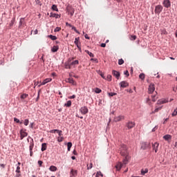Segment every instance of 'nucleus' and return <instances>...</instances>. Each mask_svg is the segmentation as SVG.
Listing matches in <instances>:
<instances>
[{"mask_svg": "<svg viewBox=\"0 0 177 177\" xmlns=\"http://www.w3.org/2000/svg\"><path fill=\"white\" fill-rule=\"evenodd\" d=\"M124 63V59H120L119 60H118V64H119V66H122V64Z\"/></svg>", "mask_w": 177, "mask_h": 177, "instance_id": "obj_45", "label": "nucleus"}, {"mask_svg": "<svg viewBox=\"0 0 177 177\" xmlns=\"http://www.w3.org/2000/svg\"><path fill=\"white\" fill-rule=\"evenodd\" d=\"M124 75H127V77H129V72L128 71H126L124 72Z\"/></svg>", "mask_w": 177, "mask_h": 177, "instance_id": "obj_54", "label": "nucleus"}, {"mask_svg": "<svg viewBox=\"0 0 177 177\" xmlns=\"http://www.w3.org/2000/svg\"><path fill=\"white\" fill-rule=\"evenodd\" d=\"M162 5L165 8H167L168 9L169 8H171V1L163 0Z\"/></svg>", "mask_w": 177, "mask_h": 177, "instance_id": "obj_5", "label": "nucleus"}, {"mask_svg": "<svg viewBox=\"0 0 177 177\" xmlns=\"http://www.w3.org/2000/svg\"><path fill=\"white\" fill-rule=\"evenodd\" d=\"M66 26H68V27H73V26L70 24H68V22L66 23Z\"/></svg>", "mask_w": 177, "mask_h": 177, "instance_id": "obj_63", "label": "nucleus"}, {"mask_svg": "<svg viewBox=\"0 0 177 177\" xmlns=\"http://www.w3.org/2000/svg\"><path fill=\"white\" fill-rule=\"evenodd\" d=\"M48 37L52 39V41H56V39H57L56 36L52 35H48Z\"/></svg>", "mask_w": 177, "mask_h": 177, "instance_id": "obj_28", "label": "nucleus"}, {"mask_svg": "<svg viewBox=\"0 0 177 177\" xmlns=\"http://www.w3.org/2000/svg\"><path fill=\"white\" fill-rule=\"evenodd\" d=\"M100 75H101L102 78H103L104 80H106V77H104V74L103 73H101Z\"/></svg>", "mask_w": 177, "mask_h": 177, "instance_id": "obj_59", "label": "nucleus"}, {"mask_svg": "<svg viewBox=\"0 0 177 177\" xmlns=\"http://www.w3.org/2000/svg\"><path fill=\"white\" fill-rule=\"evenodd\" d=\"M71 67H75V66L80 64V62L78 60L70 61Z\"/></svg>", "mask_w": 177, "mask_h": 177, "instance_id": "obj_12", "label": "nucleus"}, {"mask_svg": "<svg viewBox=\"0 0 177 177\" xmlns=\"http://www.w3.org/2000/svg\"><path fill=\"white\" fill-rule=\"evenodd\" d=\"M152 102H156L157 100V97L155 95H151Z\"/></svg>", "mask_w": 177, "mask_h": 177, "instance_id": "obj_47", "label": "nucleus"}, {"mask_svg": "<svg viewBox=\"0 0 177 177\" xmlns=\"http://www.w3.org/2000/svg\"><path fill=\"white\" fill-rule=\"evenodd\" d=\"M13 24H15V19H12L11 21V23L10 24V26H13Z\"/></svg>", "mask_w": 177, "mask_h": 177, "instance_id": "obj_60", "label": "nucleus"}, {"mask_svg": "<svg viewBox=\"0 0 177 177\" xmlns=\"http://www.w3.org/2000/svg\"><path fill=\"white\" fill-rule=\"evenodd\" d=\"M101 47L102 48H106V44L105 43L101 44Z\"/></svg>", "mask_w": 177, "mask_h": 177, "instance_id": "obj_61", "label": "nucleus"}, {"mask_svg": "<svg viewBox=\"0 0 177 177\" xmlns=\"http://www.w3.org/2000/svg\"><path fill=\"white\" fill-rule=\"evenodd\" d=\"M21 176V174H20V173H17L15 177H20Z\"/></svg>", "mask_w": 177, "mask_h": 177, "instance_id": "obj_62", "label": "nucleus"}, {"mask_svg": "<svg viewBox=\"0 0 177 177\" xmlns=\"http://www.w3.org/2000/svg\"><path fill=\"white\" fill-rule=\"evenodd\" d=\"M95 93H102V89L99 88H96L95 90Z\"/></svg>", "mask_w": 177, "mask_h": 177, "instance_id": "obj_42", "label": "nucleus"}, {"mask_svg": "<svg viewBox=\"0 0 177 177\" xmlns=\"http://www.w3.org/2000/svg\"><path fill=\"white\" fill-rule=\"evenodd\" d=\"M75 57H71L68 59V62H66L64 64L65 68H71V64H70V62H73Z\"/></svg>", "mask_w": 177, "mask_h": 177, "instance_id": "obj_2", "label": "nucleus"}, {"mask_svg": "<svg viewBox=\"0 0 177 177\" xmlns=\"http://www.w3.org/2000/svg\"><path fill=\"white\" fill-rule=\"evenodd\" d=\"M119 151L121 156L125 157L124 159L123 160V164H128V149L127 148V145H122L120 146Z\"/></svg>", "mask_w": 177, "mask_h": 177, "instance_id": "obj_1", "label": "nucleus"}, {"mask_svg": "<svg viewBox=\"0 0 177 177\" xmlns=\"http://www.w3.org/2000/svg\"><path fill=\"white\" fill-rule=\"evenodd\" d=\"M125 119V116L124 115H119V116H116L114 118V121L115 122H119V121H122V120Z\"/></svg>", "mask_w": 177, "mask_h": 177, "instance_id": "obj_8", "label": "nucleus"}, {"mask_svg": "<svg viewBox=\"0 0 177 177\" xmlns=\"http://www.w3.org/2000/svg\"><path fill=\"white\" fill-rule=\"evenodd\" d=\"M24 24H26V22L24 21V18H21L20 21H19V27H23V26H24Z\"/></svg>", "mask_w": 177, "mask_h": 177, "instance_id": "obj_20", "label": "nucleus"}, {"mask_svg": "<svg viewBox=\"0 0 177 177\" xmlns=\"http://www.w3.org/2000/svg\"><path fill=\"white\" fill-rule=\"evenodd\" d=\"M66 82H68L69 84H71L72 85H75V82L74 81V79H73V78L67 79Z\"/></svg>", "mask_w": 177, "mask_h": 177, "instance_id": "obj_22", "label": "nucleus"}, {"mask_svg": "<svg viewBox=\"0 0 177 177\" xmlns=\"http://www.w3.org/2000/svg\"><path fill=\"white\" fill-rule=\"evenodd\" d=\"M149 172L148 169H141V175H145V174H147Z\"/></svg>", "mask_w": 177, "mask_h": 177, "instance_id": "obj_31", "label": "nucleus"}, {"mask_svg": "<svg viewBox=\"0 0 177 177\" xmlns=\"http://www.w3.org/2000/svg\"><path fill=\"white\" fill-rule=\"evenodd\" d=\"M163 139H165V140H169V139H171V136L166 135V136H163Z\"/></svg>", "mask_w": 177, "mask_h": 177, "instance_id": "obj_35", "label": "nucleus"}, {"mask_svg": "<svg viewBox=\"0 0 177 177\" xmlns=\"http://www.w3.org/2000/svg\"><path fill=\"white\" fill-rule=\"evenodd\" d=\"M62 131L61 130H58V131H57V133H58V135H59V137L62 136V135H63V134H62Z\"/></svg>", "mask_w": 177, "mask_h": 177, "instance_id": "obj_55", "label": "nucleus"}, {"mask_svg": "<svg viewBox=\"0 0 177 177\" xmlns=\"http://www.w3.org/2000/svg\"><path fill=\"white\" fill-rule=\"evenodd\" d=\"M64 138L60 136L57 138V142H63Z\"/></svg>", "mask_w": 177, "mask_h": 177, "instance_id": "obj_48", "label": "nucleus"}, {"mask_svg": "<svg viewBox=\"0 0 177 177\" xmlns=\"http://www.w3.org/2000/svg\"><path fill=\"white\" fill-rule=\"evenodd\" d=\"M52 9H53V10H55V12H59V9L57 8V6H56V5H55V4H53V5L52 6Z\"/></svg>", "mask_w": 177, "mask_h": 177, "instance_id": "obj_33", "label": "nucleus"}, {"mask_svg": "<svg viewBox=\"0 0 177 177\" xmlns=\"http://www.w3.org/2000/svg\"><path fill=\"white\" fill-rule=\"evenodd\" d=\"M52 81V78H46L44 80L41 84L39 85V87L41 86V85H46L48 82H50Z\"/></svg>", "mask_w": 177, "mask_h": 177, "instance_id": "obj_11", "label": "nucleus"}, {"mask_svg": "<svg viewBox=\"0 0 177 177\" xmlns=\"http://www.w3.org/2000/svg\"><path fill=\"white\" fill-rule=\"evenodd\" d=\"M129 39L131 41H135L136 39V35H131Z\"/></svg>", "mask_w": 177, "mask_h": 177, "instance_id": "obj_37", "label": "nucleus"}, {"mask_svg": "<svg viewBox=\"0 0 177 177\" xmlns=\"http://www.w3.org/2000/svg\"><path fill=\"white\" fill-rule=\"evenodd\" d=\"M158 129V127L156 126L153 129H152V132H156V130Z\"/></svg>", "mask_w": 177, "mask_h": 177, "instance_id": "obj_58", "label": "nucleus"}, {"mask_svg": "<svg viewBox=\"0 0 177 177\" xmlns=\"http://www.w3.org/2000/svg\"><path fill=\"white\" fill-rule=\"evenodd\" d=\"M161 34H163L164 35H167L168 34V32H167V30L165 28H163L160 30Z\"/></svg>", "mask_w": 177, "mask_h": 177, "instance_id": "obj_34", "label": "nucleus"}, {"mask_svg": "<svg viewBox=\"0 0 177 177\" xmlns=\"http://www.w3.org/2000/svg\"><path fill=\"white\" fill-rule=\"evenodd\" d=\"M162 9H164L162 6H161V5L156 6L155 7V13L156 15H160V13H161L162 12Z\"/></svg>", "mask_w": 177, "mask_h": 177, "instance_id": "obj_3", "label": "nucleus"}, {"mask_svg": "<svg viewBox=\"0 0 177 177\" xmlns=\"http://www.w3.org/2000/svg\"><path fill=\"white\" fill-rule=\"evenodd\" d=\"M147 147H149V144H147V142H143L142 144L141 149H142V150H146V149H147Z\"/></svg>", "mask_w": 177, "mask_h": 177, "instance_id": "obj_23", "label": "nucleus"}, {"mask_svg": "<svg viewBox=\"0 0 177 177\" xmlns=\"http://www.w3.org/2000/svg\"><path fill=\"white\" fill-rule=\"evenodd\" d=\"M86 53H87V55H88L90 56V57H94L95 55H93V53L89 52V50H85L84 51Z\"/></svg>", "mask_w": 177, "mask_h": 177, "instance_id": "obj_30", "label": "nucleus"}, {"mask_svg": "<svg viewBox=\"0 0 177 177\" xmlns=\"http://www.w3.org/2000/svg\"><path fill=\"white\" fill-rule=\"evenodd\" d=\"M139 78L142 80H145V73L140 74Z\"/></svg>", "mask_w": 177, "mask_h": 177, "instance_id": "obj_44", "label": "nucleus"}, {"mask_svg": "<svg viewBox=\"0 0 177 177\" xmlns=\"http://www.w3.org/2000/svg\"><path fill=\"white\" fill-rule=\"evenodd\" d=\"M42 164H44V162H42L41 160L38 161V165H39V167H42Z\"/></svg>", "mask_w": 177, "mask_h": 177, "instance_id": "obj_56", "label": "nucleus"}, {"mask_svg": "<svg viewBox=\"0 0 177 177\" xmlns=\"http://www.w3.org/2000/svg\"><path fill=\"white\" fill-rule=\"evenodd\" d=\"M28 133H27L26 131H23V130L21 131V140H23L26 136H28Z\"/></svg>", "mask_w": 177, "mask_h": 177, "instance_id": "obj_16", "label": "nucleus"}, {"mask_svg": "<svg viewBox=\"0 0 177 177\" xmlns=\"http://www.w3.org/2000/svg\"><path fill=\"white\" fill-rule=\"evenodd\" d=\"M65 106L66 107H70L71 106V100H68L66 104H65Z\"/></svg>", "mask_w": 177, "mask_h": 177, "instance_id": "obj_40", "label": "nucleus"}, {"mask_svg": "<svg viewBox=\"0 0 177 177\" xmlns=\"http://www.w3.org/2000/svg\"><path fill=\"white\" fill-rule=\"evenodd\" d=\"M33 149H34V140L32 139V142L30 143V146H29L30 151H32Z\"/></svg>", "mask_w": 177, "mask_h": 177, "instance_id": "obj_25", "label": "nucleus"}, {"mask_svg": "<svg viewBox=\"0 0 177 177\" xmlns=\"http://www.w3.org/2000/svg\"><path fill=\"white\" fill-rule=\"evenodd\" d=\"M47 146H46V143H43L41 145V151H45V150H46L47 149Z\"/></svg>", "mask_w": 177, "mask_h": 177, "instance_id": "obj_29", "label": "nucleus"}, {"mask_svg": "<svg viewBox=\"0 0 177 177\" xmlns=\"http://www.w3.org/2000/svg\"><path fill=\"white\" fill-rule=\"evenodd\" d=\"M30 121L28 120V119H26L24 120V125H26V127H27V125H28Z\"/></svg>", "mask_w": 177, "mask_h": 177, "instance_id": "obj_46", "label": "nucleus"}, {"mask_svg": "<svg viewBox=\"0 0 177 177\" xmlns=\"http://www.w3.org/2000/svg\"><path fill=\"white\" fill-rule=\"evenodd\" d=\"M161 109H162V107H156L155 110L153 111H152L151 113V114H154L156 113H158V111H160V110H161Z\"/></svg>", "mask_w": 177, "mask_h": 177, "instance_id": "obj_27", "label": "nucleus"}, {"mask_svg": "<svg viewBox=\"0 0 177 177\" xmlns=\"http://www.w3.org/2000/svg\"><path fill=\"white\" fill-rule=\"evenodd\" d=\"M57 131H59V130H57V129H53V130H50V133H56V132L57 133Z\"/></svg>", "mask_w": 177, "mask_h": 177, "instance_id": "obj_52", "label": "nucleus"}, {"mask_svg": "<svg viewBox=\"0 0 177 177\" xmlns=\"http://www.w3.org/2000/svg\"><path fill=\"white\" fill-rule=\"evenodd\" d=\"M77 170L71 169L70 172V176L71 177H75L77 176Z\"/></svg>", "mask_w": 177, "mask_h": 177, "instance_id": "obj_15", "label": "nucleus"}, {"mask_svg": "<svg viewBox=\"0 0 177 177\" xmlns=\"http://www.w3.org/2000/svg\"><path fill=\"white\" fill-rule=\"evenodd\" d=\"M107 81H111V75H108L107 77H106Z\"/></svg>", "mask_w": 177, "mask_h": 177, "instance_id": "obj_53", "label": "nucleus"}, {"mask_svg": "<svg viewBox=\"0 0 177 177\" xmlns=\"http://www.w3.org/2000/svg\"><path fill=\"white\" fill-rule=\"evenodd\" d=\"M16 172L17 174H20V166H17Z\"/></svg>", "mask_w": 177, "mask_h": 177, "instance_id": "obj_49", "label": "nucleus"}, {"mask_svg": "<svg viewBox=\"0 0 177 177\" xmlns=\"http://www.w3.org/2000/svg\"><path fill=\"white\" fill-rule=\"evenodd\" d=\"M108 95H109V96L113 97V96H115V95H117V93H109Z\"/></svg>", "mask_w": 177, "mask_h": 177, "instance_id": "obj_50", "label": "nucleus"}, {"mask_svg": "<svg viewBox=\"0 0 177 177\" xmlns=\"http://www.w3.org/2000/svg\"><path fill=\"white\" fill-rule=\"evenodd\" d=\"M28 96V94L24 93V94H22V95H21V99H22V100H24L26 99Z\"/></svg>", "mask_w": 177, "mask_h": 177, "instance_id": "obj_36", "label": "nucleus"}, {"mask_svg": "<svg viewBox=\"0 0 177 177\" xmlns=\"http://www.w3.org/2000/svg\"><path fill=\"white\" fill-rule=\"evenodd\" d=\"M124 163L122 162H118L116 165H115V168L117 169V171H120L121 169V168H122V165H124Z\"/></svg>", "mask_w": 177, "mask_h": 177, "instance_id": "obj_17", "label": "nucleus"}, {"mask_svg": "<svg viewBox=\"0 0 177 177\" xmlns=\"http://www.w3.org/2000/svg\"><path fill=\"white\" fill-rule=\"evenodd\" d=\"M112 74L113 75L114 77H115V78H117V80H119L120 75V72L117 71H113Z\"/></svg>", "mask_w": 177, "mask_h": 177, "instance_id": "obj_13", "label": "nucleus"}, {"mask_svg": "<svg viewBox=\"0 0 177 177\" xmlns=\"http://www.w3.org/2000/svg\"><path fill=\"white\" fill-rule=\"evenodd\" d=\"M50 17H55V19H60V15L51 12L50 15Z\"/></svg>", "mask_w": 177, "mask_h": 177, "instance_id": "obj_21", "label": "nucleus"}, {"mask_svg": "<svg viewBox=\"0 0 177 177\" xmlns=\"http://www.w3.org/2000/svg\"><path fill=\"white\" fill-rule=\"evenodd\" d=\"M59 50V46H53V48H51V51L55 53L57 52Z\"/></svg>", "mask_w": 177, "mask_h": 177, "instance_id": "obj_26", "label": "nucleus"}, {"mask_svg": "<svg viewBox=\"0 0 177 177\" xmlns=\"http://www.w3.org/2000/svg\"><path fill=\"white\" fill-rule=\"evenodd\" d=\"M49 170L51 171V172H56V171H57V167H56V166H50L49 168Z\"/></svg>", "mask_w": 177, "mask_h": 177, "instance_id": "obj_24", "label": "nucleus"}, {"mask_svg": "<svg viewBox=\"0 0 177 177\" xmlns=\"http://www.w3.org/2000/svg\"><path fill=\"white\" fill-rule=\"evenodd\" d=\"M70 99H75V95L69 97Z\"/></svg>", "mask_w": 177, "mask_h": 177, "instance_id": "obj_64", "label": "nucleus"}, {"mask_svg": "<svg viewBox=\"0 0 177 177\" xmlns=\"http://www.w3.org/2000/svg\"><path fill=\"white\" fill-rule=\"evenodd\" d=\"M156 91V87L154 86V84L151 83L149 86L148 92L149 93H153Z\"/></svg>", "mask_w": 177, "mask_h": 177, "instance_id": "obj_6", "label": "nucleus"}, {"mask_svg": "<svg viewBox=\"0 0 177 177\" xmlns=\"http://www.w3.org/2000/svg\"><path fill=\"white\" fill-rule=\"evenodd\" d=\"M68 12H69V14L71 15V16H73L74 15V10L73 9V7L69 6L68 7Z\"/></svg>", "mask_w": 177, "mask_h": 177, "instance_id": "obj_19", "label": "nucleus"}, {"mask_svg": "<svg viewBox=\"0 0 177 177\" xmlns=\"http://www.w3.org/2000/svg\"><path fill=\"white\" fill-rule=\"evenodd\" d=\"M36 3H37V5H39V6H41V5H42V3H41V1L39 0H36Z\"/></svg>", "mask_w": 177, "mask_h": 177, "instance_id": "obj_57", "label": "nucleus"}, {"mask_svg": "<svg viewBox=\"0 0 177 177\" xmlns=\"http://www.w3.org/2000/svg\"><path fill=\"white\" fill-rule=\"evenodd\" d=\"M129 84H128V82L123 81L120 82V86L121 88H127V86H128Z\"/></svg>", "mask_w": 177, "mask_h": 177, "instance_id": "obj_18", "label": "nucleus"}, {"mask_svg": "<svg viewBox=\"0 0 177 177\" xmlns=\"http://www.w3.org/2000/svg\"><path fill=\"white\" fill-rule=\"evenodd\" d=\"M62 30V28L60 27H56L55 29L54 30V32H59Z\"/></svg>", "mask_w": 177, "mask_h": 177, "instance_id": "obj_43", "label": "nucleus"}, {"mask_svg": "<svg viewBox=\"0 0 177 177\" xmlns=\"http://www.w3.org/2000/svg\"><path fill=\"white\" fill-rule=\"evenodd\" d=\"M168 102H169L168 99H161L158 100L157 104H165V103H168Z\"/></svg>", "mask_w": 177, "mask_h": 177, "instance_id": "obj_9", "label": "nucleus"}, {"mask_svg": "<svg viewBox=\"0 0 177 177\" xmlns=\"http://www.w3.org/2000/svg\"><path fill=\"white\" fill-rule=\"evenodd\" d=\"M102 176L103 177V174H102V171H97L95 177Z\"/></svg>", "mask_w": 177, "mask_h": 177, "instance_id": "obj_41", "label": "nucleus"}, {"mask_svg": "<svg viewBox=\"0 0 177 177\" xmlns=\"http://www.w3.org/2000/svg\"><path fill=\"white\" fill-rule=\"evenodd\" d=\"M80 111L82 114L85 115V114H88L89 110H88V107L83 106L80 108Z\"/></svg>", "mask_w": 177, "mask_h": 177, "instance_id": "obj_7", "label": "nucleus"}, {"mask_svg": "<svg viewBox=\"0 0 177 177\" xmlns=\"http://www.w3.org/2000/svg\"><path fill=\"white\" fill-rule=\"evenodd\" d=\"M67 147H68V151H70V150H71V147H73V143L68 142L67 143Z\"/></svg>", "mask_w": 177, "mask_h": 177, "instance_id": "obj_32", "label": "nucleus"}, {"mask_svg": "<svg viewBox=\"0 0 177 177\" xmlns=\"http://www.w3.org/2000/svg\"><path fill=\"white\" fill-rule=\"evenodd\" d=\"M158 146H160V144H158V142H155L154 144H152V148L153 150L155 151V153H157V151H158Z\"/></svg>", "mask_w": 177, "mask_h": 177, "instance_id": "obj_10", "label": "nucleus"}, {"mask_svg": "<svg viewBox=\"0 0 177 177\" xmlns=\"http://www.w3.org/2000/svg\"><path fill=\"white\" fill-rule=\"evenodd\" d=\"M93 167V164L90 163L87 165V169H92Z\"/></svg>", "mask_w": 177, "mask_h": 177, "instance_id": "obj_38", "label": "nucleus"}, {"mask_svg": "<svg viewBox=\"0 0 177 177\" xmlns=\"http://www.w3.org/2000/svg\"><path fill=\"white\" fill-rule=\"evenodd\" d=\"M15 122H17V124H23V122H20V120L17 119V118H14Z\"/></svg>", "mask_w": 177, "mask_h": 177, "instance_id": "obj_39", "label": "nucleus"}, {"mask_svg": "<svg viewBox=\"0 0 177 177\" xmlns=\"http://www.w3.org/2000/svg\"><path fill=\"white\" fill-rule=\"evenodd\" d=\"M72 30H74L77 34H80V32L77 30V28L75 26H72Z\"/></svg>", "mask_w": 177, "mask_h": 177, "instance_id": "obj_51", "label": "nucleus"}, {"mask_svg": "<svg viewBox=\"0 0 177 177\" xmlns=\"http://www.w3.org/2000/svg\"><path fill=\"white\" fill-rule=\"evenodd\" d=\"M135 122L133 121H129L127 123H126L127 129H132V128H135Z\"/></svg>", "mask_w": 177, "mask_h": 177, "instance_id": "obj_4", "label": "nucleus"}, {"mask_svg": "<svg viewBox=\"0 0 177 177\" xmlns=\"http://www.w3.org/2000/svg\"><path fill=\"white\" fill-rule=\"evenodd\" d=\"M75 44L77 46L78 49H81V45L80 44V37L75 39Z\"/></svg>", "mask_w": 177, "mask_h": 177, "instance_id": "obj_14", "label": "nucleus"}]
</instances>
